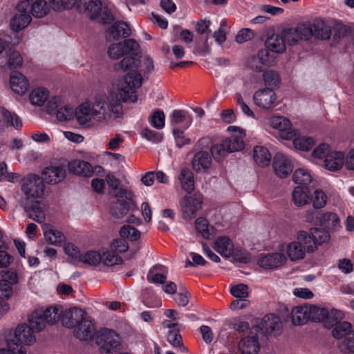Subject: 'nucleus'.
Returning <instances> with one entry per match:
<instances>
[{
	"label": "nucleus",
	"instance_id": "nucleus-29",
	"mask_svg": "<svg viewBox=\"0 0 354 354\" xmlns=\"http://www.w3.org/2000/svg\"><path fill=\"white\" fill-rule=\"evenodd\" d=\"M74 116L80 124H86L93 119L92 107L87 102L82 103L74 111Z\"/></svg>",
	"mask_w": 354,
	"mask_h": 354
},
{
	"label": "nucleus",
	"instance_id": "nucleus-62",
	"mask_svg": "<svg viewBox=\"0 0 354 354\" xmlns=\"http://www.w3.org/2000/svg\"><path fill=\"white\" fill-rule=\"evenodd\" d=\"M167 340L174 347L184 348L179 330H170L167 335Z\"/></svg>",
	"mask_w": 354,
	"mask_h": 354
},
{
	"label": "nucleus",
	"instance_id": "nucleus-27",
	"mask_svg": "<svg viewBox=\"0 0 354 354\" xmlns=\"http://www.w3.org/2000/svg\"><path fill=\"white\" fill-rule=\"evenodd\" d=\"M214 249L223 257L229 258L233 254L234 244L227 236H219L214 241Z\"/></svg>",
	"mask_w": 354,
	"mask_h": 354
},
{
	"label": "nucleus",
	"instance_id": "nucleus-15",
	"mask_svg": "<svg viewBox=\"0 0 354 354\" xmlns=\"http://www.w3.org/2000/svg\"><path fill=\"white\" fill-rule=\"evenodd\" d=\"M18 282L17 273L10 269L2 274L0 279V299H9L13 293V286Z\"/></svg>",
	"mask_w": 354,
	"mask_h": 354
},
{
	"label": "nucleus",
	"instance_id": "nucleus-51",
	"mask_svg": "<svg viewBox=\"0 0 354 354\" xmlns=\"http://www.w3.org/2000/svg\"><path fill=\"white\" fill-rule=\"evenodd\" d=\"M154 69L153 61L151 58L148 56L144 57L142 59H139V66L138 69L137 70L138 73H140L142 75L143 74V77H146L148 74L152 72Z\"/></svg>",
	"mask_w": 354,
	"mask_h": 354
},
{
	"label": "nucleus",
	"instance_id": "nucleus-1",
	"mask_svg": "<svg viewBox=\"0 0 354 354\" xmlns=\"http://www.w3.org/2000/svg\"><path fill=\"white\" fill-rule=\"evenodd\" d=\"M45 185L38 176L29 174L24 178L21 190L24 194L19 203L30 218L42 223L45 219L44 207L37 199L43 197Z\"/></svg>",
	"mask_w": 354,
	"mask_h": 354
},
{
	"label": "nucleus",
	"instance_id": "nucleus-63",
	"mask_svg": "<svg viewBox=\"0 0 354 354\" xmlns=\"http://www.w3.org/2000/svg\"><path fill=\"white\" fill-rule=\"evenodd\" d=\"M330 146L326 143L319 144L313 151L312 156L319 159L324 158L331 153Z\"/></svg>",
	"mask_w": 354,
	"mask_h": 354
},
{
	"label": "nucleus",
	"instance_id": "nucleus-41",
	"mask_svg": "<svg viewBox=\"0 0 354 354\" xmlns=\"http://www.w3.org/2000/svg\"><path fill=\"white\" fill-rule=\"evenodd\" d=\"M49 95L48 91L44 88L33 90L30 94V100L34 105L41 106L44 104Z\"/></svg>",
	"mask_w": 354,
	"mask_h": 354
},
{
	"label": "nucleus",
	"instance_id": "nucleus-44",
	"mask_svg": "<svg viewBox=\"0 0 354 354\" xmlns=\"http://www.w3.org/2000/svg\"><path fill=\"white\" fill-rule=\"evenodd\" d=\"M351 329L352 324L348 322L344 321L333 326L332 335L336 339H341L350 335Z\"/></svg>",
	"mask_w": 354,
	"mask_h": 354
},
{
	"label": "nucleus",
	"instance_id": "nucleus-45",
	"mask_svg": "<svg viewBox=\"0 0 354 354\" xmlns=\"http://www.w3.org/2000/svg\"><path fill=\"white\" fill-rule=\"evenodd\" d=\"M1 113L4 122L7 124L8 126H12L17 129L21 127V120L15 113H10L4 108H1Z\"/></svg>",
	"mask_w": 354,
	"mask_h": 354
},
{
	"label": "nucleus",
	"instance_id": "nucleus-35",
	"mask_svg": "<svg viewBox=\"0 0 354 354\" xmlns=\"http://www.w3.org/2000/svg\"><path fill=\"white\" fill-rule=\"evenodd\" d=\"M253 158L259 166L263 167L270 164L271 154L265 147L256 146L253 150Z\"/></svg>",
	"mask_w": 354,
	"mask_h": 354
},
{
	"label": "nucleus",
	"instance_id": "nucleus-42",
	"mask_svg": "<svg viewBox=\"0 0 354 354\" xmlns=\"http://www.w3.org/2000/svg\"><path fill=\"white\" fill-rule=\"evenodd\" d=\"M30 12L35 17L41 18L44 17L49 11L47 2L44 0H37L34 3L30 1Z\"/></svg>",
	"mask_w": 354,
	"mask_h": 354
},
{
	"label": "nucleus",
	"instance_id": "nucleus-2",
	"mask_svg": "<svg viewBox=\"0 0 354 354\" xmlns=\"http://www.w3.org/2000/svg\"><path fill=\"white\" fill-rule=\"evenodd\" d=\"M130 54V56H126L121 61L115 64L113 68L115 71L128 72L123 77V80L118 88V94L123 102H135L137 100L136 90L142 86L143 77L137 72L139 59L133 57L132 53Z\"/></svg>",
	"mask_w": 354,
	"mask_h": 354
},
{
	"label": "nucleus",
	"instance_id": "nucleus-6",
	"mask_svg": "<svg viewBox=\"0 0 354 354\" xmlns=\"http://www.w3.org/2000/svg\"><path fill=\"white\" fill-rule=\"evenodd\" d=\"M96 343L100 349L105 353L113 354L121 349L118 335L112 330L104 328L97 333Z\"/></svg>",
	"mask_w": 354,
	"mask_h": 354
},
{
	"label": "nucleus",
	"instance_id": "nucleus-23",
	"mask_svg": "<svg viewBox=\"0 0 354 354\" xmlns=\"http://www.w3.org/2000/svg\"><path fill=\"white\" fill-rule=\"evenodd\" d=\"M212 164V156L208 151L201 150L196 153L192 158V165L194 171L197 172L207 170Z\"/></svg>",
	"mask_w": 354,
	"mask_h": 354
},
{
	"label": "nucleus",
	"instance_id": "nucleus-10",
	"mask_svg": "<svg viewBox=\"0 0 354 354\" xmlns=\"http://www.w3.org/2000/svg\"><path fill=\"white\" fill-rule=\"evenodd\" d=\"M140 48L139 44L133 39H125L123 42L111 44L107 50L109 57L112 59H118L124 55L137 52Z\"/></svg>",
	"mask_w": 354,
	"mask_h": 354
},
{
	"label": "nucleus",
	"instance_id": "nucleus-39",
	"mask_svg": "<svg viewBox=\"0 0 354 354\" xmlns=\"http://www.w3.org/2000/svg\"><path fill=\"white\" fill-rule=\"evenodd\" d=\"M286 252L291 261H296L305 257L306 250L302 248L300 242L295 241L288 245Z\"/></svg>",
	"mask_w": 354,
	"mask_h": 354
},
{
	"label": "nucleus",
	"instance_id": "nucleus-21",
	"mask_svg": "<svg viewBox=\"0 0 354 354\" xmlns=\"http://www.w3.org/2000/svg\"><path fill=\"white\" fill-rule=\"evenodd\" d=\"M66 177V170L61 166L46 167L41 174V179L47 183L57 184Z\"/></svg>",
	"mask_w": 354,
	"mask_h": 354
},
{
	"label": "nucleus",
	"instance_id": "nucleus-34",
	"mask_svg": "<svg viewBox=\"0 0 354 354\" xmlns=\"http://www.w3.org/2000/svg\"><path fill=\"white\" fill-rule=\"evenodd\" d=\"M296 239L297 241L300 242L301 245L305 249L306 252H313L317 250L316 244L310 231L309 232L304 230L298 231Z\"/></svg>",
	"mask_w": 354,
	"mask_h": 354
},
{
	"label": "nucleus",
	"instance_id": "nucleus-26",
	"mask_svg": "<svg viewBox=\"0 0 354 354\" xmlns=\"http://www.w3.org/2000/svg\"><path fill=\"white\" fill-rule=\"evenodd\" d=\"M68 171L71 173L83 176H91L93 173L92 165L84 160H74L68 165Z\"/></svg>",
	"mask_w": 354,
	"mask_h": 354
},
{
	"label": "nucleus",
	"instance_id": "nucleus-47",
	"mask_svg": "<svg viewBox=\"0 0 354 354\" xmlns=\"http://www.w3.org/2000/svg\"><path fill=\"white\" fill-rule=\"evenodd\" d=\"M263 79L266 86L270 87H278L281 83V78L277 71L268 70L263 74Z\"/></svg>",
	"mask_w": 354,
	"mask_h": 354
},
{
	"label": "nucleus",
	"instance_id": "nucleus-11",
	"mask_svg": "<svg viewBox=\"0 0 354 354\" xmlns=\"http://www.w3.org/2000/svg\"><path fill=\"white\" fill-rule=\"evenodd\" d=\"M281 32L286 43L288 45H295L301 40H310V30L306 26V23L299 24L295 28H284Z\"/></svg>",
	"mask_w": 354,
	"mask_h": 354
},
{
	"label": "nucleus",
	"instance_id": "nucleus-18",
	"mask_svg": "<svg viewBox=\"0 0 354 354\" xmlns=\"http://www.w3.org/2000/svg\"><path fill=\"white\" fill-rule=\"evenodd\" d=\"M61 315L63 326L71 328H75L85 318L86 314L82 309L74 307L65 310Z\"/></svg>",
	"mask_w": 354,
	"mask_h": 354
},
{
	"label": "nucleus",
	"instance_id": "nucleus-38",
	"mask_svg": "<svg viewBox=\"0 0 354 354\" xmlns=\"http://www.w3.org/2000/svg\"><path fill=\"white\" fill-rule=\"evenodd\" d=\"M83 8L91 19H95L102 12V4L100 0H89L84 3Z\"/></svg>",
	"mask_w": 354,
	"mask_h": 354
},
{
	"label": "nucleus",
	"instance_id": "nucleus-3",
	"mask_svg": "<svg viewBox=\"0 0 354 354\" xmlns=\"http://www.w3.org/2000/svg\"><path fill=\"white\" fill-rule=\"evenodd\" d=\"M122 108L117 96L111 95L109 103L104 100H96L92 106L93 118L97 122L107 123L111 118V113L115 119L121 118Z\"/></svg>",
	"mask_w": 354,
	"mask_h": 354
},
{
	"label": "nucleus",
	"instance_id": "nucleus-19",
	"mask_svg": "<svg viewBox=\"0 0 354 354\" xmlns=\"http://www.w3.org/2000/svg\"><path fill=\"white\" fill-rule=\"evenodd\" d=\"M95 334V328L94 325L90 317L87 315L74 329L75 337L83 341L92 339Z\"/></svg>",
	"mask_w": 354,
	"mask_h": 354
},
{
	"label": "nucleus",
	"instance_id": "nucleus-64",
	"mask_svg": "<svg viewBox=\"0 0 354 354\" xmlns=\"http://www.w3.org/2000/svg\"><path fill=\"white\" fill-rule=\"evenodd\" d=\"M327 196L326 194L320 189H316L314 192L313 198V207L316 209L323 207L326 203Z\"/></svg>",
	"mask_w": 354,
	"mask_h": 354
},
{
	"label": "nucleus",
	"instance_id": "nucleus-31",
	"mask_svg": "<svg viewBox=\"0 0 354 354\" xmlns=\"http://www.w3.org/2000/svg\"><path fill=\"white\" fill-rule=\"evenodd\" d=\"M308 305L294 307L291 310L292 322L295 326L304 325L309 321Z\"/></svg>",
	"mask_w": 354,
	"mask_h": 354
},
{
	"label": "nucleus",
	"instance_id": "nucleus-9",
	"mask_svg": "<svg viewBox=\"0 0 354 354\" xmlns=\"http://www.w3.org/2000/svg\"><path fill=\"white\" fill-rule=\"evenodd\" d=\"M16 8L17 12L14 15L10 26L13 30L19 31L26 28L32 20V17L30 15V0L20 2L17 4Z\"/></svg>",
	"mask_w": 354,
	"mask_h": 354
},
{
	"label": "nucleus",
	"instance_id": "nucleus-24",
	"mask_svg": "<svg viewBox=\"0 0 354 354\" xmlns=\"http://www.w3.org/2000/svg\"><path fill=\"white\" fill-rule=\"evenodd\" d=\"M10 84L12 90L20 95L25 94L28 88L26 77L18 71H12L10 73Z\"/></svg>",
	"mask_w": 354,
	"mask_h": 354
},
{
	"label": "nucleus",
	"instance_id": "nucleus-4",
	"mask_svg": "<svg viewBox=\"0 0 354 354\" xmlns=\"http://www.w3.org/2000/svg\"><path fill=\"white\" fill-rule=\"evenodd\" d=\"M61 314L59 308L50 306L44 311L35 310L29 315L28 321L35 327L37 331H41L45 328L46 323L56 324L59 321Z\"/></svg>",
	"mask_w": 354,
	"mask_h": 354
},
{
	"label": "nucleus",
	"instance_id": "nucleus-7",
	"mask_svg": "<svg viewBox=\"0 0 354 354\" xmlns=\"http://www.w3.org/2000/svg\"><path fill=\"white\" fill-rule=\"evenodd\" d=\"M282 324L280 318L274 315H266L261 320L260 325L253 326L250 333L258 334L261 332L271 336H278L281 333Z\"/></svg>",
	"mask_w": 354,
	"mask_h": 354
},
{
	"label": "nucleus",
	"instance_id": "nucleus-28",
	"mask_svg": "<svg viewBox=\"0 0 354 354\" xmlns=\"http://www.w3.org/2000/svg\"><path fill=\"white\" fill-rule=\"evenodd\" d=\"M344 154L340 151H333L324 159V164L326 169L335 171L344 165Z\"/></svg>",
	"mask_w": 354,
	"mask_h": 354
},
{
	"label": "nucleus",
	"instance_id": "nucleus-53",
	"mask_svg": "<svg viewBox=\"0 0 354 354\" xmlns=\"http://www.w3.org/2000/svg\"><path fill=\"white\" fill-rule=\"evenodd\" d=\"M102 257L100 253L96 251H88L84 255H81L80 261L87 263L90 266H96L100 263Z\"/></svg>",
	"mask_w": 354,
	"mask_h": 354
},
{
	"label": "nucleus",
	"instance_id": "nucleus-13",
	"mask_svg": "<svg viewBox=\"0 0 354 354\" xmlns=\"http://www.w3.org/2000/svg\"><path fill=\"white\" fill-rule=\"evenodd\" d=\"M253 100L259 107L263 109H271L275 106L277 96L272 88H264L254 93Z\"/></svg>",
	"mask_w": 354,
	"mask_h": 354
},
{
	"label": "nucleus",
	"instance_id": "nucleus-52",
	"mask_svg": "<svg viewBox=\"0 0 354 354\" xmlns=\"http://www.w3.org/2000/svg\"><path fill=\"white\" fill-rule=\"evenodd\" d=\"M101 257V261L107 266L121 264L123 261L118 254L115 253L113 250L104 252Z\"/></svg>",
	"mask_w": 354,
	"mask_h": 354
},
{
	"label": "nucleus",
	"instance_id": "nucleus-5",
	"mask_svg": "<svg viewBox=\"0 0 354 354\" xmlns=\"http://www.w3.org/2000/svg\"><path fill=\"white\" fill-rule=\"evenodd\" d=\"M28 324L24 323L19 324L15 329V337L13 339L7 340V347L5 349H8L9 342L15 343V351H17L19 348H23V353L17 354H26V351L23 345H30L33 344L35 340V333L37 332L34 326H32L28 322Z\"/></svg>",
	"mask_w": 354,
	"mask_h": 354
},
{
	"label": "nucleus",
	"instance_id": "nucleus-8",
	"mask_svg": "<svg viewBox=\"0 0 354 354\" xmlns=\"http://www.w3.org/2000/svg\"><path fill=\"white\" fill-rule=\"evenodd\" d=\"M203 200V196L199 193L185 196L180 202L183 218L186 220L194 218L202 207Z\"/></svg>",
	"mask_w": 354,
	"mask_h": 354
},
{
	"label": "nucleus",
	"instance_id": "nucleus-36",
	"mask_svg": "<svg viewBox=\"0 0 354 354\" xmlns=\"http://www.w3.org/2000/svg\"><path fill=\"white\" fill-rule=\"evenodd\" d=\"M178 180L182 188L187 193H191L194 189V174L188 168H183L178 176Z\"/></svg>",
	"mask_w": 354,
	"mask_h": 354
},
{
	"label": "nucleus",
	"instance_id": "nucleus-20",
	"mask_svg": "<svg viewBox=\"0 0 354 354\" xmlns=\"http://www.w3.org/2000/svg\"><path fill=\"white\" fill-rule=\"evenodd\" d=\"M286 259V257L282 253L268 254L259 257L258 265L264 269H274L285 263Z\"/></svg>",
	"mask_w": 354,
	"mask_h": 354
},
{
	"label": "nucleus",
	"instance_id": "nucleus-22",
	"mask_svg": "<svg viewBox=\"0 0 354 354\" xmlns=\"http://www.w3.org/2000/svg\"><path fill=\"white\" fill-rule=\"evenodd\" d=\"M238 347L241 354H257L260 349L257 334L250 333V335L241 339Z\"/></svg>",
	"mask_w": 354,
	"mask_h": 354
},
{
	"label": "nucleus",
	"instance_id": "nucleus-50",
	"mask_svg": "<svg viewBox=\"0 0 354 354\" xmlns=\"http://www.w3.org/2000/svg\"><path fill=\"white\" fill-rule=\"evenodd\" d=\"M294 147L299 150L309 151L314 145V140L312 138L296 136L292 138Z\"/></svg>",
	"mask_w": 354,
	"mask_h": 354
},
{
	"label": "nucleus",
	"instance_id": "nucleus-54",
	"mask_svg": "<svg viewBox=\"0 0 354 354\" xmlns=\"http://www.w3.org/2000/svg\"><path fill=\"white\" fill-rule=\"evenodd\" d=\"M270 50L268 48L261 49L258 51L259 57L261 60V64L263 67H270L275 65L276 64V56L270 53Z\"/></svg>",
	"mask_w": 354,
	"mask_h": 354
},
{
	"label": "nucleus",
	"instance_id": "nucleus-56",
	"mask_svg": "<svg viewBox=\"0 0 354 354\" xmlns=\"http://www.w3.org/2000/svg\"><path fill=\"white\" fill-rule=\"evenodd\" d=\"M338 347L344 353H354V332L339 344Z\"/></svg>",
	"mask_w": 354,
	"mask_h": 354
},
{
	"label": "nucleus",
	"instance_id": "nucleus-32",
	"mask_svg": "<svg viewBox=\"0 0 354 354\" xmlns=\"http://www.w3.org/2000/svg\"><path fill=\"white\" fill-rule=\"evenodd\" d=\"M135 207V203L127 202L124 200H118L117 203L112 205L111 214L113 217L120 218L123 217L130 209Z\"/></svg>",
	"mask_w": 354,
	"mask_h": 354
},
{
	"label": "nucleus",
	"instance_id": "nucleus-48",
	"mask_svg": "<svg viewBox=\"0 0 354 354\" xmlns=\"http://www.w3.org/2000/svg\"><path fill=\"white\" fill-rule=\"evenodd\" d=\"M309 313V321L314 322H323L324 315H326V309L324 308H319L315 305H308Z\"/></svg>",
	"mask_w": 354,
	"mask_h": 354
},
{
	"label": "nucleus",
	"instance_id": "nucleus-30",
	"mask_svg": "<svg viewBox=\"0 0 354 354\" xmlns=\"http://www.w3.org/2000/svg\"><path fill=\"white\" fill-rule=\"evenodd\" d=\"M110 35L114 40H118L120 38H127L131 34V30L129 25L124 21H116L109 29Z\"/></svg>",
	"mask_w": 354,
	"mask_h": 354
},
{
	"label": "nucleus",
	"instance_id": "nucleus-57",
	"mask_svg": "<svg viewBox=\"0 0 354 354\" xmlns=\"http://www.w3.org/2000/svg\"><path fill=\"white\" fill-rule=\"evenodd\" d=\"M120 234L122 238L130 239L131 241H136L140 238V232L133 227L124 225L120 230Z\"/></svg>",
	"mask_w": 354,
	"mask_h": 354
},
{
	"label": "nucleus",
	"instance_id": "nucleus-33",
	"mask_svg": "<svg viewBox=\"0 0 354 354\" xmlns=\"http://www.w3.org/2000/svg\"><path fill=\"white\" fill-rule=\"evenodd\" d=\"M318 223L328 230H335L339 226V218L335 213L326 212L319 215Z\"/></svg>",
	"mask_w": 354,
	"mask_h": 354
},
{
	"label": "nucleus",
	"instance_id": "nucleus-46",
	"mask_svg": "<svg viewBox=\"0 0 354 354\" xmlns=\"http://www.w3.org/2000/svg\"><path fill=\"white\" fill-rule=\"evenodd\" d=\"M292 180L297 184L306 185L312 181V176L307 169L299 168L294 171Z\"/></svg>",
	"mask_w": 354,
	"mask_h": 354
},
{
	"label": "nucleus",
	"instance_id": "nucleus-25",
	"mask_svg": "<svg viewBox=\"0 0 354 354\" xmlns=\"http://www.w3.org/2000/svg\"><path fill=\"white\" fill-rule=\"evenodd\" d=\"M286 41L282 32L272 34L269 36L265 42L266 48L273 53H283L286 51Z\"/></svg>",
	"mask_w": 354,
	"mask_h": 354
},
{
	"label": "nucleus",
	"instance_id": "nucleus-58",
	"mask_svg": "<svg viewBox=\"0 0 354 354\" xmlns=\"http://www.w3.org/2000/svg\"><path fill=\"white\" fill-rule=\"evenodd\" d=\"M195 226L197 232L200 233L204 238L209 239L211 236L209 232V223L207 219L198 218L196 220Z\"/></svg>",
	"mask_w": 354,
	"mask_h": 354
},
{
	"label": "nucleus",
	"instance_id": "nucleus-59",
	"mask_svg": "<svg viewBox=\"0 0 354 354\" xmlns=\"http://www.w3.org/2000/svg\"><path fill=\"white\" fill-rule=\"evenodd\" d=\"M150 123L156 129H161L165 126V115L162 111L156 110L155 111L151 118Z\"/></svg>",
	"mask_w": 354,
	"mask_h": 354
},
{
	"label": "nucleus",
	"instance_id": "nucleus-40",
	"mask_svg": "<svg viewBox=\"0 0 354 354\" xmlns=\"http://www.w3.org/2000/svg\"><path fill=\"white\" fill-rule=\"evenodd\" d=\"M342 318L343 313L342 311L334 308L330 311L326 310V315H324V319L323 320L324 326L325 328H331L339 323V320Z\"/></svg>",
	"mask_w": 354,
	"mask_h": 354
},
{
	"label": "nucleus",
	"instance_id": "nucleus-60",
	"mask_svg": "<svg viewBox=\"0 0 354 354\" xmlns=\"http://www.w3.org/2000/svg\"><path fill=\"white\" fill-rule=\"evenodd\" d=\"M211 156L216 161H220L227 152L224 147V142L222 140L221 143L215 144L210 147Z\"/></svg>",
	"mask_w": 354,
	"mask_h": 354
},
{
	"label": "nucleus",
	"instance_id": "nucleus-37",
	"mask_svg": "<svg viewBox=\"0 0 354 354\" xmlns=\"http://www.w3.org/2000/svg\"><path fill=\"white\" fill-rule=\"evenodd\" d=\"M292 201L295 205H305L310 199V190L306 187H296L292 193Z\"/></svg>",
	"mask_w": 354,
	"mask_h": 354
},
{
	"label": "nucleus",
	"instance_id": "nucleus-55",
	"mask_svg": "<svg viewBox=\"0 0 354 354\" xmlns=\"http://www.w3.org/2000/svg\"><path fill=\"white\" fill-rule=\"evenodd\" d=\"M44 236L46 241L50 244L57 245L64 242L65 240L64 235L56 230L50 229L48 231L45 230Z\"/></svg>",
	"mask_w": 354,
	"mask_h": 354
},
{
	"label": "nucleus",
	"instance_id": "nucleus-16",
	"mask_svg": "<svg viewBox=\"0 0 354 354\" xmlns=\"http://www.w3.org/2000/svg\"><path fill=\"white\" fill-rule=\"evenodd\" d=\"M272 167L275 174L280 178L287 177L293 169L290 159L281 152L274 155Z\"/></svg>",
	"mask_w": 354,
	"mask_h": 354
},
{
	"label": "nucleus",
	"instance_id": "nucleus-12",
	"mask_svg": "<svg viewBox=\"0 0 354 354\" xmlns=\"http://www.w3.org/2000/svg\"><path fill=\"white\" fill-rule=\"evenodd\" d=\"M227 131L233 133L230 137L223 140L225 150H227L228 153L241 151L245 147L243 138L245 134L243 129L235 126H230Z\"/></svg>",
	"mask_w": 354,
	"mask_h": 354
},
{
	"label": "nucleus",
	"instance_id": "nucleus-14",
	"mask_svg": "<svg viewBox=\"0 0 354 354\" xmlns=\"http://www.w3.org/2000/svg\"><path fill=\"white\" fill-rule=\"evenodd\" d=\"M306 26L310 29V39L314 37L317 39H328L331 36V26L321 19H315L313 23H306Z\"/></svg>",
	"mask_w": 354,
	"mask_h": 354
},
{
	"label": "nucleus",
	"instance_id": "nucleus-17",
	"mask_svg": "<svg viewBox=\"0 0 354 354\" xmlns=\"http://www.w3.org/2000/svg\"><path fill=\"white\" fill-rule=\"evenodd\" d=\"M270 124L272 128L281 132V136L283 139L291 140L296 135L295 131H291V122L283 116H274L271 118Z\"/></svg>",
	"mask_w": 354,
	"mask_h": 354
},
{
	"label": "nucleus",
	"instance_id": "nucleus-43",
	"mask_svg": "<svg viewBox=\"0 0 354 354\" xmlns=\"http://www.w3.org/2000/svg\"><path fill=\"white\" fill-rule=\"evenodd\" d=\"M185 122V127L187 128L191 122V116L183 110H174L171 115V124L172 126Z\"/></svg>",
	"mask_w": 354,
	"mask_h": 354
},
{
	"label": "nucleus",
	"instance_id": "nucleus-49",
	"mask_svg": "<svg viewBox=\"0 0 354 354\" xmlns=\"http://www.w3.org/2000/svg\"><path fill=\"white\" fill-rule=\"evenodd\" d=\"M310 233L313 236V239L315 242L317 248V245L327 243L330 241V236L329 232L327 230H320L318 228H311Z\"/></svg>",
	"mask_w": 354,
	"mask_h": 354
},
{
	"label": "nucleus",
	"instance_id": "nucleus-61",
	"mask_svg": "<svg viewBox=\"0 0 354 354\" xmlns=\"http://www.w3.org/2000/svg\"><path fill=\"white\" fill-rule=\"evenodd\" d=\"M56 115L59 121L70 120L74 117V110L67 106H62L57 111Z\"/></svg>",
	"mask_w": 354,
	"mask_h": 354
}]
</instances>
